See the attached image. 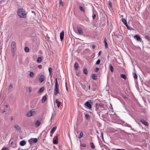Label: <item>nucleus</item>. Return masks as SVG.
<instances>
[{
	"label": "nucleus",
	"mask_w": 150,
	"mask_h": 150,
	"mask_svg": "<svg viewBox=\"0 0 150 150\" xmlns=\"http://www.w3.org/2000/svg\"><path fill=\"white\" fill-rule=\"evenodd\" d=\"M18 15L21 18H25L26 17V13L24 10L23 8H19L17 11Z\"/></svg>",
	"instance_id": "obj_1"
},
{
	"label": "nucleus",
	"mask_w": 150,
	"mask_h": 150,
	"mask_svg": "<svg viewBox=\"0 0 150 150\" xmlns=\"http://www.w3.org/2000/svg\"><path fill=\"white\" fill-rule=\"evenodd\" d=\"M59 85L58 84V81L57 78L55 79V84L54 87V95L56 96L59 92Z\"/></svg>",
	"instance_id": "obj_2"
},
{
	"label": "nucleus",
	"mask_w": 150,
	"mask_h": 150,
	"mask_svg": "<svg viewBox=\"0 0 150 150\" xmlns=\"http://www.w3.org/2000/svg\"><path fill=\"white\" fill-rule=\"evenodd\" d=\"M11 51L13 53V55L15 54V51L16 50V44L15 42L13 41L11 43Z\"/></svg>",
	"instance_id": "obj_3"
},
{
	"label": "nucleus",
	"mask_w": 150,
	"mask_h": 150,
	"mask_svg": "<svg viewBox=\"0 0 150 150\" xmlns=\"http://www.w3.org/2000/svg\"><path fill=\"white\" fill-rule=\"evenodd\" d=\"M36 114V112L34 109L30 110V111L27 112V115L29 117H30L32 116L35 115Z\"/></svg>",
	"instance_id": "obj_4"
},
{
	"label": "nucleus",
	"mask_w": 150,
	"mask_h": 150,
	"mask_svg": "<svg viewBox=\"0 0 150 150\" xmlns=\"http://www.w3.org/2000/svg\"><path fill=\"white\" fill-rule=\"evenodd\" d=\"M38 139L37 138H31L29 140L28 142L31 145H33V144L36 143L38 142Z\"/></svg>",
	"instance_id": "obj_5"
},
{
	"label": "nucleus",
	"mask_w": 150,
	"mask_h": 150,
	"mask_svg": "<svg viewBox=\"0 0 150 150\" xmlns=\"http://www.w3.org/2000/svg\"><path fill=\"white\" fill-rule=\"evenodd\" d=\"M86 106V108H88L89 109L91 110L92 106L91 104L88 101H87L84 104Z\"/></svg>",
	"instance_id": "obj_6"
},
{
	"label": "nucleus",
	"mask_w": 150,
	"mask_h": 150,
	"mask_svg": "<svg viewBox=\"0 0 150 150\" xmlns=\"http://www.w3.org/2000/svg\"><path fill=\"white\" fill-rule=\"evenodd\" d=\"M45 76L43 75H42L39 78V80L40 83H42L45 80Z\"/></svg>",
	"instance_id": "obj_7"
},
{
	"label": "nucleus",
	"mask_w": 150,
	"mask_h": 150,
	"mask_svg": "<svg viewBox=\"0 0 150 150\" xmlns=\"http://www.w3.org/2000/svg\"><path fill=\"white\" fill-rule=\"evenodd\" d=\"M64 30H62L61 32L60 33V39L62 41L64 38Z\"/></svg>",
	"instance_id": "obj_8"
},
{
	"label": "nucleus",
	"mask_w": 150,
	"mask_h": 150,
	"mask_svg": "<svg viewBox=\"0 0 150 150\" xmlns=\"http://www.w3.org/2000/svg\"><path fill=\"white\" fill-rule=\"evenodd\" d=\"M77 28L79 34L80 35H82L83 32L82 28L80 27H77Z\"/></svg>",
	"instance_id": "obj_9"
},
{
	"label": "nucleus",
	"mask_w": 150,
	"mask_h": 150,
	"mask_svg": "<svg viewBox=\"0 0 150 150\" xmlns=\"http://www.w3.org/2000/svg\"><path fill=\"white\" fill-rule=\"evenodd\" d=\"M58 137L57 136H56L55 139H54L53 141V143L54 144H57L58 143Z\"/></svg>",
	"instance_id": "obj_10"
},
{
	"label": "nucleus",
	"mask_w": 150,
	"mask_h": 150,
	"mask_svg": "<svg viewBox=\"0 0 150 150\" xmlns=\"http://www.w3.org/2000/svg\"><path fill=\"white\" fill-rule=\"evenodd\" d=\"M140 121L144 125L146 126H148V124L147 122H146L145 120L143 119H141L140 120Z\"/></svg>",
	"instance_id": "obj_11"
},
{
	"label": "nucleus",
	"mask_w": 150,
	"mask_h": 150,
	"mask_svg": "<svg viewBox=\"0 0 150 150\" xmlns=\"http://www.w3.org/2000/svg\"><path fill=\"white\" fill-rule=\"evenodd\" d=\"M40 124V120H37L35 123V125L37 127H38Z\"/></svg>",
	"instance_id": "obj_12"
},
{
	"label": "nucleus",
	"mask_w": 150,
	"mask_h": 150,
	"mask_svg": "<svg viewBox=\"0 0 150 150\" xmlns=\"http://www.w3.org/2000/svg\"><path fill=\"white\" fill-rule=\"evenodd\" d=\"M57 128V127L56 126L54 127L50 130V133H54L55 131L56 130Z\"/></svg>",
	"instance_id": "obj_13"
},
{
	"label": "nucleus",
	"mask_w": 150,
	"mask_h": 150,
	"mask_svg": "<svg viewBox=\"0 0 150 150\" xmlns=\"http://www.w3.org/2000/svg\"><path fill=\"white\" fill-rule=\"evenodd\" d=\"M26 144V142L25 140H22L20 142V144L21 146H24Z\"/></svg>",
	"instance_id": "obj_14"
},
{
	"label": "nucleus",
	"mask_w": 150,
	"mask_h": 150,
	"mask_svg": "<svg viewBox=\"0 0 150 150\" xmlns=\"http://www.w3.org/2000/svg\"><path fill=\"white\" fill-rule=\"evenodd\" d=\"M134 38L137 40H139L141 39V38L138 35H136L134 36Z\"/></svg>",
	"instance_id": "obj_15"
},
{
	"label": "nucleus",
	"mask_w": 150,
	"mask_h": 150,
	"mask_svg": "<svg viewBox=\"0 0 150 150\" xmlns=\"http://www.w3.org/2000/svg\"><path fill=\"white\" fill-rule=\"evenodd\" d=\"M47 97L46 96H44L42 99V103H44L45 101H46V100L47 99Z\"/></svg>",
	"instance_id": "obj_16"
},
{
	"label": "nucleus",
	"mask_w": 150,
	"mask_h": 150,
	"mask_svg": "<svg viewBox=\"0 0 150 150\" xmlns=\"http://www.w3.org/2000/svg\"><path fill=\"white\" fill-rule=\"evenodd\" d=\"M122 21L125 25H127V22L125 18H122L121 19Z\"/></svg>",
	"instance_id": "obj_17"
},
{
	"label": "nucleus",
	"mask_w": 150,
	"mask_h": 150,
	"mask_svg": "<svg viewBox=\"0 0 150 150\" xmlns=\"http://www.w3.org/2000/svg\"><path fill=\"white\" fill-rule=\"evenodd\" d=\"M55 102L57 104V106L58 108H59V107L60 105V102L59 101V100L58 99H57L56 100Z\"/></svg>",
	"instance_id": "obj_18"
},
{
	"label": "nucleus",
	"mask_w": 150,
	"mask_h": 150,
	"mask_svg": "<svg viewBox=\"0 0 150 150\" xmlns=\"http://www.w3.org/2000/svg\"><path fill=\"white\" fill-rule=\"evenodd\" d=\"M44 90V87H42L41 88H40L38 91V93H40L42 92Z\"/></svg>",
	"instance_id": "obj_19"
},
{
	"label": "nucleus",
	"mask_w": 150,
	"mask_h": 150,
	"mask_svg": "<svg viewBox=\"0 0 150 150\" xmlns=\"http://www.w3.org/2000/svg\"><path fill=\"white\" fill-rule=\"evenodd\" d=\"M79 67L78 64L77 62L75 63L74 65V69L75 70H76Z\"/></svg>",
	"instance_id": "obj_20"
},
{
	"label": "nucleus",
	"mask_w": 150,
	"mask_h": 150,
	"mask_svg": "<svg viewBox=\"0 0 150 150\" xmlns=\"http://www.w3.org/2000/svg\"><path fill=\"white\" fill-rule=\"evenodd\" d=\"M92 78L94 80H96L97 79V76L96 74H93L92 75Z\"/></svg>",
	"instance_id": "obj_21"
},
{
	"label": "nucleus",
	"mask_w": 150,
	"mask_h": 150,
	"mask_svg": "<svg viewBox=\"0 0 150 150\" xmlns=\"http://www.w3.org/2000/svg\"><path fill=\"white\" fill-rule=\"evenodd\" d=\"M120 77L121 78L125 79H126V76L125 74H122L120 75Z\"/></svg>",
	"instance_id": "obj_22"
},
{
	"label": "nucleus",
	"mask_w": 150,
	"mask_h": 150,
	"mask_svg": "<svg viewBox=\"0 0 150 150\" xmlns=\"http://www.w3.org/2000/svg\"><path fill=\"white\" fill-rule=\"evenodd\" d=\"M14 127L16 130H19L20 129L19 126L17 125H15L14 126Z\"/></svg>",
	"instance_id": "obj_23"
},
{
	"label": "nucleus",
	"mask_w": 150,
	"mask_h": 150,
	"mask_svg": "<svg viewBox=\"0 0 150 150\" xmlns=\"http://www.w3.org/2000/svg\"><path fill=\"white\" fill-rule=\"evenodd\" d=\"M59 6H62L63 5V2L61 0H59Z\"/></svg>",
	"instance_id": "obj_24"
},
{
	"label": "nucleus",
	"mask_w": 150,
	"mask_h": 150,
	"mask_svg": "<svg viewBox=\"0 0 150 150\" xmlns=\"http://www.w3.org/2000/svg\"><path fill=\"white\" fill-rule=\"evenodd\" d=\"M100 109V108L99 105V104L97 103H96V110H97Z\"/></svg>",
	"instance_id": "obj_25"
},
{
	"label": "nucleus",
	"mask_w": 150,
	"mask_h": 150,
	"mask_svg": "<svg viewBox=\"0 0 150 150\" xmlns=\"http://www.w3.org/2000/svg\"><path fill=\"white\" fill-rule=\"evenodd\" d=\"M85 116L86 118L87 119V120H88L89 119H90V115L88 114H85Z\"/></svg>",
	"instance_id": "obj_26"
},
{
	"label": "nucleus",
	"mask_w": 150,
	"mask_h": 150,
	"mask_svg": "<svg viewBox=\"0 0 150 150\" xmlns=\"http://www.w3.org/2000/svg\"><path fill=\"white\" fill-rule=\"evenodd\" d=\"M83 133L82 132H81L79 134V139H81L83 137Z\"/></svg>",
	"instance_id": "obj_27"
},
{
	"label": "nucleus",
	"mask_w": 150,
	"mask_h": 150,
	"mask_svg": "<svg viewBox=\"0 0 150 150\" xmlns=\"http://www.w3.org/2000/svg\"><path fill=\"white\" fill-rule=\"evenodd\" d=\"M110 68L111 71L112 72L113 71V68L111 64L110 65Z\"/></svg>",
	"instance_id": "obj_28"
},
{
	"label": "nucleus",
	"mask_w": 150,
	"mask_h": 150,
	"mask_svg": "<svg viewBox=\"0 0 150 150\" xmlns=\"http://www.w3.org/2000/svg\"><path fill=\"white\" fill-rule=\"evenodd\" d=\"M104 43L105 44V48H107L108 47V45L107 42L106 41V38H105Z\"/></svg>",
	"instance_id": "obj_29"
},
{
	"label": "nucleus",
	"mask_w": 150,
	"mask_h": 150,
	"mask_svg": "<svg viewBox=\"0 0 150 150\" xmlns=\"http://www.w3.org/2000/svg\"><path fill=\"white\" fill-rule=\"evenodd\" d=\"M42 61V58L40 57H38L37 60V62L38 63H40Z\"/></svg>",
	"instance_id": "obj_30"
},
{
	"label": "nucleus",
	"mask_w": 150,
	"mask_h": 150,
	"mask_svg": "<svg viewBox=\"0 0 150 150\" xmlns=\"http://www.w3.org/2000/svg\"><path fill=\"white\" fill-rule=\"evenodd\" d=\"M79 8L81 11L83 12H85V10L82 6H80L79 7Z\"/></svg>",
	"instance_id": "obj_31"
},
{
	"label": "nucleus",
	"mask_w": 150,
	"mask_h": 150,
	"mask_svg": "<svg viewBox=\"0 0 150 150\" xmlns=\"http://www.w3.org/2000/svg\"><path fill=\"white\" fill-rule=\"evenodd\" d=\"M29 48L27 47H25L24 50L26 52H28L29 51Z\"/></svg>",
	"instance_id": "obj_32"
},
{
	"label": "nucleus",
	"mask_w": 150,
	"mask_h": 150,
	"mask_svg": "<svg viewBox=\"0 0 150 150\" xmlns=\"http://www.w3.org/2000/svg\"><path fill=\"white\" fill-rule=\"evenodd\" d=\"M29 75L30 77H33L34 76V74L33 72H30Z\"/></svg>",
	"instance_id": "obj_33"
},
{
	"label": "nucleus",
	"mask_w": 150,
	"mask_h": 150,
	"mask_svg": "<svg viewBox=\"0 0 150 150\" xmlns=\"http://www.w3.org/2000/svg\"><path fill=\"white\" fill-rule=\"evenodd\" d=\"M90 145L91 148L93 149H94L95 148V146L94 145V144L93 143H90Z\"/></svg>",
	"instance_id": "obj_34"
},
{
	"label": "nucleus",
	"mask_w": 150,
	"mask_h": 150,
	"mask_svg": "<svg viewBox=\"0 0 150 150\" xmlns=\"http://www.w3.org/2000/svg\"><path fill=\"white\" fill-rule=\"evenodd\" d=\"M48 70H49L50 75L51 74H52V69L51 67H50L48 69Z\"/></svg>",
	"instance_id": "obj_35"
},
{
	"label": "nucleus",
	"mask_w": 150,
	"mask_h": 150,
	"mask_svg": "<svg viewBox=\"0 0 150 150\" xmlns=\"http://www.w3.org/2000/svg\"><path fill=\"white\" fill-rule=\"evenodd\" d=\"M99 105L100 108H103L104 107V105L103 104H99Z\"/></svg>",
	"instance_id": "obj_36"
},
{
	"label": "nucleus",
	"mask_w": 150,
	"mask_h": 150,
	"mask_svg": "<svg viewBox=\"0 0 150 150\" xmlns=\"http://www.w3.org/2000/svg\"><path fill=\"white\" fill-rule=\"evenodd\" d=\"M108 5H109V6L110 8H111L112 7V3L110 1H109Z\"/></svg>",
	"instance_id": "obj_37"
},
{
	"label": "nucleus",
	"mask_w": 150,
	"mask_h": 150,
	"mask_svg": "<svg viewBox=\"0 0 150 150\" xmlns=\"http://www.w3.org/2000/svg\"><path fill=\"white\" fill-rule=\"evenodd\" d=\"M100 62V59H98L96 62V64H99Z\"/></svg>",
	"instance_id": "obj_38"
},
{
	"label": "nucleus",
	"mask_w": 150,
	"mask_h": 150,
	"mask_svg": "<svg viewBox=\"0 0 150 150\" xmlns=\"http://www.w3.org/2000/svg\"><path fill=\"white\" fill-rule=\"evenodd\" d=\"M83 72L85 74H88L87 70L86 69H84L83 70Z\"/></svg>",
	"instance_id": "obj_39"
},
{
	"label": "nucleus",
	"mask_w": 150,
	"mask_h": 150,
	"mask_svg": "<svg viewBox=\"0 0 150 150\" xmlns=\"http://www.w3.org/2000/svg\"><path fill=\"white\" fill-rule=\"evenodd\" d=\"M90 85H87V88L86 89V91H88V90H90Z\"/></svg>",
	"instance_id": "obj_40"
},
{
	"label": "nucleus",
	"mask_w": 150,
	"mask_h": 150,
	"mask_svg": "<svg viewBox=\"0 0 150 150\" xmlns=\"http://www.w3.org/2000/svg\"><path fill=\"white\" fill-rule=\"evenodd\" d=\"M13 87V85L12 84H11L8 87V89L11 90Z\"/></svg>",
	"instance_id": "obj_41"
},
{
	"label": "nucleus",
	"mask_w": 150,
	"mask_h": 150,
	"mask_svg": "<svg viewBox=\"0 0 150 150\" xmlns=\"http://www.w3.org/2000/svg\"><path fill=\"white\" fill-rule=\"evenodd\" d=\"M134 79H137V76L135 73L134 74Z\"/></svg>",
	"instance_id": "obj_42"
},
{
	"label": "nucleus",
	"mask_w": 150,
	"mask_h": 150,
	"mask_svg": "<svg viewBox=\"0 0 150 150\" xmlns=\"http://www.w3.org/2000/svg\"><path fill=\"white\" fill-rule=\"evenodd\" d=\"M82 88L84 89V90H86V86L85 85H83L81 86Z\"/></svg>",
	"instance_id": "obj_43"
},
{
	"label": "nucleus",
	"mask_w": 150,
	"mask_h": 150,
	"mask_svg": "<svg viewBox=\"0 0 150 150\" xmlns=\"http://www.w3.org/2000/svg\"><path fill=\"white\" fill-rule=\"evenodd\" d=\"M145 38L148 40H150V38L148 36H145Z\"/></svg>",
	"instance_id": "obj_44"
},
{
	"label": "nucleus",
	"mask_w": 150,
	"mask_h": 150,
	"mask_svg": "<svg viewBox=\"0 0 150 150\" xmlns=\"http://www.w3.org/2000/svg\"><path fill=\"white\" fill-rule=\"evenodd\" d=\"M81 146L83 147H86V144H85L83 143L81 144Z\"/></svg>",
	"instance_id": "obj_45"
},
{
	"label": "nucleus",
	"mask_w": 150,
	"mask_h": 150,
	"mask_svg": "<svg viewBox=\"0 0 150 150\" xmlns=\"http://www.w3.org/2000/svg\"><path fill=\"white\" fill-rule=\"evenodd\" d=\"M1 150H8V149L7 147H5L3 148Z\"/></svg>",
	"instance_id": "obj_46"
},
{
	"label": "nucleus",
	"mask_w": 150,
	"mask_h": 150,
	"mask_svg": "<svg viewBox=\"0 0 150 150\" xmlns=\"http://www.w3.org/2000/svg\"><path fill=\"white\" fill-rule=\"evenodd\" d=\"M96 17V14H94L93 15V17H92L93 19V20H94L95 19Z\"/></svg>",
	"instance_id": "obj_47"
},
{
	"label": "nucleus",
	"mask_w": 150,
	"mask_h": 150,
	"mask_svg": "<svg viewBox=\"0 0 150 150\" xmlns=\"http://www.w3.org/2000/svg\"><path fill=\"white\" fill-rule=\"evenodd\" d=\"M127 27V28L128 29H130V27L128 25H127H127H125Z\"/></svg>",
	"instance_id": "obj_48"
},
{
	"label": "nucleus",
	"mask_w": 150,
	"mask_h": 150,
	"mask_svg": "<svg viewBox=\"0 0 150 150\" xmlns=\"http://www.w3.org/2000/svg\"><path fill=\"white\" fill-rule=\"evenodd\" d=\"M101 137L103 139V132H101Z\"/></svg>",
	"instance_id": "obj_49"
},
{
	"label": "nucleus",
	"mask_w": 150,
	"mask_h": 150,
	"mask_svg": "<svg viewBox=\"0 0 150 150\" xmlns=\"http://www.w3.org/2000/svg\"><path fill=\"white\" fill-rule=\"evenodd\" d=\"M99 69L98 68H96L95 69V72H97Z\"/></svg>",
	"instance_id": "obj_50"
},
{
	"label": "nucleus",
	"mask_w": 150,
	"mask_h": 150,
	"mask_svg": "<svg viewBox=\"0 0 150 150\" xmlns=\"http://www.w3.org/2000/svg\"><path fill=\"white\" fill-rule=\"evenodd\" d=\"M29 92L30 93L32 91V88L31 87H29Z\"/></svg>",
	"instance_id": "obj_51"
},
{
	"label": "nucleus",
	"mask_w": 150,
	"mask_h": 150,
	"mask_svg": "<svg viewBox=\"0 0 150 150\" xmlns=\"http://www.w3.org/2000/svg\"><path fill=\"white\" fill-rule=\"evenodd\" d=\"M93 49H94L96 47V45H93L92 46Z\"/></svg>",
	"instance_id": "obj_52"
},
{
	"label": "nucleus",
	"mask_w": 150,
	"mask_h": 150,
	"mask_svg": "<svg viewBox=\"0 0 150 150\" xmlns=\"http://www.w3.org/2000/svg\"><path fill=\"white\" fill-rule=\"evenodd\" d=\"M101 53H102V52L101 51H100L98 53V56H99L100 55V54H101Z\"/></svg>",
	"instance_id": "obj_53"
},
{
	"label": "nucleus",
	"mask_w": 150,
	"mask_h": 150,
	"mask_svg": "<svg viewBox=\"0 0 150 150\" xmlns=\"http://www.w3.org/2000/svg\"><path fill=\"white\" fill-rule=\"evenodd\" d=\"M38 67L39 69H41L42 68V66L41 65H39L38 66Z\"/></svg>",
	"instance_id": "obj_54"
},
{
	"label": "nucleus",
	"mask_w": 150,
	"mask_h": 150,
	"mask_svg": "<svg viewBox=\"0 0 150 150\" xmlns=\"http://www.w3.org/2000/svg\"><path fill=\"white\" fill-rule=\"evenodd\" d=\"M116 150H126L125 149H116Z\"/></svg>",
	"instance_id": "obj_55"
},
{
	"label": "nucleus",
	"mask_w": 150,
	"mask_h": 150,
	"mask_svg": "<svg viewBox=\"0 0 150 150\" xmlns=\"http://www.w3.org/2000/svg\"><path fill=\"white\" fill-rule=\"evenodd\" d=\"M97 114H98V115L99 116H100V112H97Z\"/></svg>",
	"instance_id": "obj_56"
},
{
	"label": "nucleus",
	"mask_w": 150,
	"mask_h": 150,
	"mask_svg": "<svg viewBox=\"0 0 150 150\" xmlns=\"http://www.w3.org/2000/svg\"><path fill=\"white\" fill-rule=\"evenodd\" d=\"M66 90L67 91H68V88L67 87V86H66Z\"/></svg>",
	"instance_id": "obj_57"
},
{
	"label": "nucleus",
	"mask_w": 150,
	"mask_h": 150,
	"mask_svg": "<svg viewBox=\"0 0 150 150\" xmlns=\"http://www.w3.org/2000/svg\"><path fill=\"white\" fill-rule=\"evenodd\" d=\"M50 136L51 137H52V134L53 133H50Z\"/></svg>",
	"instance_id": "obj_58"
},
{
	"label": "nucleus",
	"mask_w": 150,
	"mask_h": 150,
	"mask_svg": "<svg viewBox=\"0 0 150 150\" xmlns=\"http://www.w3.org/2000/svg\"><path fill=\"white\" fill-rule=\"evenodd\" d=\"M100 110H104V109H103V108L101 109V108H100V109H99Z\"/></svg>",
	"instance_id": "obj_59"
},
{
	"label": "nucleus",
	"mask_w": 150,
	"mask_h": 150,
	"mask_svg": "<svg viewBox=\"0 0 150 150\" xmlns=\"http://www.w3.org/2000/svg\"><path fill=\"white\" fill-rule=\"evenodd\" d=\"M5 106H6V108H8V105H5Z\"/></svg>",
	"instance_id": "obj_60"
},
{
	"label": "nucleus",
	"mask_w": 150,
	"mask_h": 150,
	"mask_svg": "<svg viewBox=\"0 0 150 150\" xmlns=\"http://www.w3.org/2000/svg\"><path fill=\"white\" fill-rule=\"evenodd\" d=\"M6 112V111L5 110H4L2 112V113H4V112Z\"/></svg>",
	"instance_id": "obj_61"
},
{
	"label": "nucleus",
	"mask_w": 150,
	"mask_h": 150,
	"mask_svg": "<svg viewBox=\"0 0 150 150\" xmlns=\"http://www.w3.org/2000/svg\"><path fill=\"white\" fill-rule=\"evenodd\" d=\"M13 117H11V120H13Z\"/></svg>",
	"instance_id": "obj_62"
},
{
	"label": "nucleus",
	"mask_w": 150,
	"mask_h": 150,
	"mask_svg": "<svg viewBox=\"0 0 150 150\" xmlns=\"http://www.w3.org/2000/svg\"><path fill=\"white\" fill-rule=\"evenodd\" d=\"M65 84H66V86H67V83L66 82L65 83Z\"/></svg>",
	"instance_id": "obj_63"
},
{
	"label": "nucleus",
	"mask_w": 150,
	"mask_h": 150,
	"mask_svg": "<svg viewBox=\"0 0 150 150\" xmlns=\"http://www.w3.org/2000/svg\"><path fill=\"white\" fill-rule=\"evenodd\" d=\"M96 132L97 133H98V131L97 130L96 131Z\"/></svg>",
	"instance_id": "obj_64"
}]
</instances>
